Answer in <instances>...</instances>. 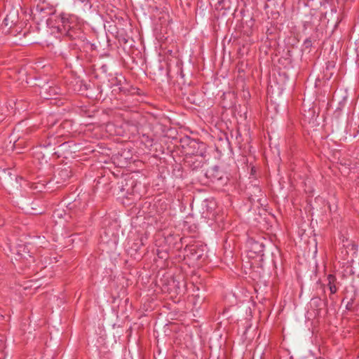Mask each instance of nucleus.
<instances>
[{
    "instance_id": "obj_24",
    "label": "nucleus",
    "mask_w": 359,
    "mask_h": 359,
    "mask_svg": "<svg viewBox=\"0 0 359 359\" xmlns=\"http://www.w3.org/2000/svg\"><path fill=\"white\" fill-rule=\"evenodd\" d=\"M330 67H334V65L333 64V62H328L327 63V67H326V69H325V75L326 76L327 74V72L329 71L330 69Z\"/></svg>"
},
{
    "instance_id": "obj_37",
    "label": "nucleus",
    "mask_w": 359,
    "mask_h": 359,
    "mask_svg": "<svg viewBox=\"0 0 359 359\" xmlns=\"http://www.w3.org/2000/svg\"><path fill=\"white\" fill-rule=\"evenodd\" d=\"M181 76L183 77L184 76V74H183V72L181 71V73H180Z\"/></svg>"
},
{
    "instance_id": "obj_31",
    "label": "nucleus",
    "mask_w": 359,
    "mask_h": 359,
    "mask_svg": "<svg viewBox=\"0 0 359 359\" xmlns=\"http://www.w3.org/2000/svg\"><path fill=\"white\" fill-rule=\"evenodd\" d=\"M249 22H250L249 26L252 27V26L253 25V20H252V18H251V19H250V20L249 21Z\"/></svg>"
},
{
    "instance_id": "obj_11",
    "label": "nucleus",
    "mask_w": 359,
    "mask_h": 359,
    "mask_svg": "<svg viewBox=\"0 0 359 359\" xmlns=\"http://www.w3.org/2000/svg\"><path fill=\"white\" fill-rule=\"evenodd\" d=\"M16 254L20 257V258L28 259H31L34 262V258L29 255V249L26 244H18L15 248Z\"/></svg>"
},
{
    "instance_id": "obj_19",
    "label": "nucleus",
    "mask_w": 359,
    "mask_h": 359,
    "mask_svg": "<svg viewBox=\"0 0 359 359\" xmlns=\"http://www.w3.org/2000/svg\"><path fill=\"white\" fill-rule=\"evenodd\" d=\"M344 273H345V276H355V274H357L358 276L359 275V269H356V270H355L354 267L352 266V265H348L346 266L345 269H344Z\"/></svg>"
},
{
    "instance_id": "obj_33",
    "label": "nucleus",
    "mask_w": 359,
    "mask_h": 359,
    "mask_svg": "<svg viewBox=\"0 0 359 359\" xmlns=\"http://www.w3.org/2000/svg\"><path fill=\"white\" fill-rule=\"evenodd\" d=\"M267 243H268L271 246L273 247L274 248H276V249L277 250L276 246H273V245H271L269 242H267Z\"/></svg>"
},
{
    "instance_id": "obj_8",
    "label": "nucleus",
    "mask_w": 359,
    "mask_h": 359,
    "mask_svg": "<svg viewBox=\"0 0 359 359\" xmlns=\"http://www.w3.org/2000/svg\"><path fill=\"white\" fill-rule=\"evenodd\" d=\"M184 100H186L191 104L199 106L201 103L200 97L196 95V93L195 89L191 87V88L188 89V93H184V97H182Z\"/></svg>"
},
{
    "instance_id": "obj_15",
    "label": "nucleus",
    "mask_w": 359,
    "mask_h": 359,
    "mask_svg": "<svg viewBox=\"0 0 359 359\" xmlns=\"http://www.w3.org/2000/svg\"><path fill=\"white\" fill-rule=\"evenodd\" d=\"M328 15L329 18L327 19V23L330 22L331 25H334V27L336 28L339 24V17L337 15V9L332 8L330 13L325 12L324 14V18H326Z\"/></svg>"
},
{
    "instance_id": "obj_9",
    "label": "nucleus",
    "mask_w": 359,
    "mask_h": 359,
    "mask_svg": "<svg viewBox=\"0 0 359 359\" xmlns=\"http://www.w3.org/2000/svg\"><path fill=\"white\" fill-rule=\"evenodd\" d=\"M68 48L70 49V50L67 51V49L65 48L60 53L64 58H67L69 56L79 58L80 56L78 55V50H80V48L76 43L72 42L69 43Z\"/></svg>"
},
{
    "instance_id": "obj_30",
    "label": "nucleus",
    "mask_w": 359,
    "mask_h": 359,
    "mask_svg": "<svg viewBox=\"0 0 359 359\" xmlns=\"http://www.w3.org/2000/svg\"><path fill=\"white\" fill-rule=\"evenodd\" d=\"M357 247H358V246H357V245H355V244H352V245H351V250H357Z\"/></svg>"
},
{
    "instance_id": "obj_16",
    "label": "nucleus",
    "mask_w": 359,
    "mask_h": 359,
    "mask_svg": "<svg viewBox=\"0 0 359 359\" xmlns=\"http://www.w3.org/2000/svg\"><path fill=\"white\" fill-rule=\"evenodd\" d=\"M327 287L330 291V293L331 294H334L338 290V287H337V278L333 274H329L327 276Z\"/></svg>"
},
{
    "instance_id": "obj_20",
    "label": "nucleus",
    "mask_w": 359,
    "mask_h": 359,
    "mask_svg": "<svg viewBox=\"0 0 359 359\" xmlns=\"http://www.w3.org/2000/svg\"><path fill=\"white\" fill-rule=\"evenodd\" d=\"M315 42L316 41V40H312V39L311 37H309L307 39H306L304 41V44H303V50L304 51H306L307 50L308 53H310L311 51V48L313 46V42Z\"/></svg>"
},
{
    "instance_id": "obj_6",
    "label": "nucleus",
    "mask_w": 359,
    "mask_h": 359,
    "mask_svg": "<svg viewBox=\"0 0 359 359\" xmlns=\"http://www.w3.org/2000/svg\"><path fill=\"white\" fill-rule=\"evenodd\" d=\"M26 211L31 215H37L43 213V209L38 201H27L24 204Z\"/></svg>"
},
{
    "instance_id": "obj_10",
    "label": "nucleus",
    "mask_w": 359,
    "mask_h": 359,
    "mask_svg": "<svg viewBox=\"0 0 359 359\" xmlns=\"http://www.w3.org/2000/svg\"><path fill=\"white\" fill-rule=\"evenodd\" d=\"M8 173L9 176L4 180L6 185L11 189H18V180L21 181L22 178L16 175H11L9 171Z\"/></svg>"
},
{
    "instance_id": "obj_18",
    "label": "nucleus",
    "mask_w": 359,
    "mask_h": 359,
    "mask_svg": "<svg viewBox=\"0 0 359 359\" xmlns=\"http://www.w3.org/2000/svg\"><path fill=\"white\" fill-rule=\"evenodd\" d=\"M69 145L68 142H64L58 146V150L54 152V154H57L58 157L64 155L65 151L68 150Z\"/></svg>"
},
{
    "instance_id": "obj_2",
    "label": "nucleus",
    "mask_w": 359,
    "mask_h": 359,
    "mask_svg": "<svg viewBox=\"0 0 359 359\" xmlns=\"http://www.w3.org/2000/svg\"><path fill=\"white\" fill-rule=\"evenodd\" d=\"M204 175L219 187H223L226 185L230 180L229 174L221 170L217 165L212 166L206 170L204 172Z\"/></svg>"
},
{
    "instance_id": "obj_1",
    "label": "nucleus",
    "mask_w": 359,
    "mask_h": 359,
    "mask_svg": "<svg viewBox=\"0 0 359 359\" xmlns=\"http://www.w3.org/2000/svg\"><path fill=\"white\" fill-rule=\"evenodd\" d=\"M207 249V245L203 243H195L187 245L184 249V259H188L193 263L196 262L198 264H201L208 258Z\"/></svg>"
},
{
    "instance_id": "obj_4",
    "label": "nucleus",
    "mask_w": 359,
    "mask_h": 359,
    "mask_svg": "<svg viewBox=\"0 0 359 359\" xmlns=\"http://www.w3.org/2000/svg\"><path fill=\"white\" fill-rule=\"evenodd\" d=\"M120 194L123 198H128L129 195L134 193L136 182L133 178H125L118 182Z\"/></svg>"
},
{
    "instance_id": "obj_23",
    "label": "nucleus",
    "mask_w": 359,
    "mask_h": 359,
    "mask_svg": "<svg viewBox=\"0 0 359 359\" xmlns=\"http://www.w3.org/2000/svg\"><path fill=\"white\" fill-rule=\"evenodd\" d=\"M218 4H219V6H221L220 8L217 7V9H225V10H227V9H229L230 7L229 6H226V1L225 0H218Z\"/></svg>"
},
{
    "instance_id": "obj_21",
    "label": "nucleus",
    "mask_w": 359,
    "mask_h": 359,
    "mask_svg": "<svg viewBox=\"0 0 359 359\" xmlns=\"http://www.w3.org/2000/svg\"><path fill=\"white\" fill-rule=\"evenodd\" d=\"M355 298L351 297L346 304V309L349 311H355L358 308L354 305Z\"/></svg>"
},
{
    "instance_id": "obj_27",
    "label": "nucleus",
    "mask_w": 359,
    "mask_h": 359,
    "mask_svg": "<svg viewBox=\"0 0 359 359\" xmlns=\"http://www.w3.org/2000/svg\"><path fill=\"white\" fill-rule=\"evenodd\" d=\"M4 347H0V359H4L5 355L3 351Z\"/></svg>"
},
{
    "instance_id": "obj_12",
    "label": "nucleus",
    "mask_w": 359,
    "mask_h": 359,
    "mask_svg": "<svg viewBox=\"0 0 359 359\" xmlns=\"http://www.w3.org/2000/svg\"><path fill=\"white\" fill-rule=\"evenodd\" d=\"M34 15H38V18L40 20H43L47 18L48 15L51 14L50 9L48 8H45L42 6L37 5L34 9V12L33 13Z\"/></svg>"
},
{
    "instance_id": "obj_32",
    "label": "nucleus",
    "mask_w": 359,
    "mask_h": 359,
    "mask_svg": "<svg viewBox=\"0 0 359 359\" xmlns=\"http://www.w3.org/2000/svg\"><path fill=\"white\" fill-rule=\"evenodd\" d=\"M346 299H347V297H345L342 299V301H341V304H344V303L345 302V300H346Z\"/></svg>"
},
{
    "instance_id": "obj_14",
    "label": "nucleus",
    "mask_w": 359,
    "mask_h": 359,
    "mask_svg": "<svg viewBox=\"0 0 359 359\" xmlns=\"http://www.w3.org/2000/svg\"><path fill=\"white\" fill-rule=\"evenodd\" d=\"M18 20V15L15 11L10 12L5 17L3 23L6 27H11L13 25H15Z\"/></svg>"
},
{
    "instance_id": "obj_17",
    "label": "nucleus",
    "mask_w": 359,
    "mask_h": 359,
    "mask_svg": "<svg viewBox=\"0 0 359 359\" xmlns=\"http://www.w3.org/2000/svg\"><path fill=\"white\" fill-rule=\"evenodd\" d=\"M60 18L62 22V26L63 27V29L67 32V35L72 37L71 34L69 33V30L71 29L70 22H69V18L67 14H65L64 13H62L60 15Z\"/></svg>"
},
{
    "instance_id": "obj_7",
    "label": "nucleus",
    "mask_w": 359,
    "mask_h": 359,
    "mask_svg": "<svg viewBox=\"0 0 359 359\" xmlns=\"http://www.w3.org/2000/svg\"><path fill=\"white\" fill-rule=\"evenodd\" d=\"M72 176V171L69 167H65L57 170V175H55V178L57 179V184L63 183L67 181Z\"/></svg>"
},
{
    "instance_id": "obj_26",
    "label": "nucleus",
    "mask_w": 359,
    "mask_h": 359,
    "mask_svg": "<svg viewBox=\"0 0 359 359\" xmlns=\"http://www.w3.org/2000/svg\"><path fill=\"white\" fill-rule=\"evenodd\" d=\"M51 144H52V140L49 139L48 140H46L45 142V143L43 144V146L44 147H48V146H50Z\"/></svg>"
},
{
    "instance_id": "obj_28",
    "label": "nucleus",
    "mask_w": 359,
    "mask_h": 359,
    "mask_svg": "<svg viewBox=\"0 0 359 359\" xmlns=\"http://www.w3.org/2000/svg\"><path fill=\"white\" fill-rule=\"evenodd\" d=\"M329 298L332 301V304H335L334 297L333 296V294H331L330 293Z\"/></svg>"
},
{
    "instance_id": "obj_22",
    "label": "nucleus",
    "mask_w": 359,
    "mask_h": 359,
    "mask_svg": "<svg viewBox=\"0 0 359 359\" xmlns=\"http://www.w3.org/2000/svg\"><path fill=\"white\" fill-rule=\"evenodd\" d=\"M322 303V299L318 297H316L311 299V304H313L315 307H318Z\"/></svg>"
},
{
    "instance_id": "obj_5",
    "label": "nucleus",
    "mask_w": 359,
    "mask_h": 359,
    "mask_svg": "<svg viewBox=\"0 0 359 359\" xmlns=\"http://www.w3.org/2000/svg\"><path fill=\"white\" fill-rule=\"evenodd\" d=\"M205 148L206 145L205 143L193 140H191L188 144L189 151L187 154L196 156H203L205 153Z\"/></svg>"
},
{
    "instance_id": "obj_36",
    "label": "nucleus",
    "mask_w": 359,
    "mask_h": 359,
    "mask_svg": "<svg viewBox=\"0 0 359 359\" xmlns=\"http://www.w3.org/2000/svg\"><path fill=\"white\" fill-rule=\"evenodd\" d=\"M179 239H180V245H182V238H179Z\"/></svg>"
},
{
    "instance_id": "obj_25",
    "label": "nucleus",
    "mask_w": 359,
    "mask_h": 359,
    "mask_svg": "<svg viewBox=\"0 0 359 359\" xmlns=\"http://www.w3.org/2000/svg\"><path fill=\"white\" fill-rule=\"evenodd\" d=\"M191 88L189 86L181 87L182 95L184 97V93H188V89Z\"/></svg>"
},
{
    "instance_id": "obj_3",
    "label": "nucleus",
    "mask_w": 359,
    "mask_h": 359,
    "mask_svg": "<svg viewBox=\"0 0 359 359\" xmlns=\"http://www.w3.org/2000/svg\"><path fill=\"white\" fill-rule=\"evenodd\" d=\"M265 242L267 241L263 237H249L246 241L249 257H254L255 255H257L262 257L264 255Z\"/></svg>"
},
{
    "instance_id": "obj_13",
    "label": "nucleus",
    "mask_w": 359,
    "mask_h": 359,
    "mask_svg": "<svg viewBox=\"0 0 359 359\" xmlns=\"http://www.w3.org/2000/svg\"><path fill=\"white\" fill-rule=\"evenodd\" d=\"M118 90L120 93H123L126 95H141V90L137 87H134L133 86H119L118 87Z\"/></svg>"
},
{
    "instance_id": "obj_29",
    "label": "nucleus",
    "mask_w": 359,
    "mask_h": 359,
    "mask_svg": "<svg viewBox=\"0 0 359 359\" xmlns=\"http://www.w3.org/2000/svg\"><path fill=\"white\" fill-rule=\"evenodd\" d=\"M323 304L325 307H327V305H328V301H327V298H325L323 299Z\"/></svg>"
},
{
    "instance_id": "obj_34",
    "label": "nucleus",
    "mask_w": 359,
    "mask_h": 359,
    "mask_svg": "<svg viewBox=\"0 0 359 359\" xmlns=\"http://www.w3.org/2000/svg\"><path fill=\"white\" fill-rule=\"evenodd\" d=\"M1 341H2V340H1V339H0V347H4V346H2V344H1Z\"/></svg>"
},
{
    "instance_id": "obj_38",
    "label": "nucleus",
    "mask_w": 359,
    "mask_h": 359,
    "mask_svg": "<svg viewBox=\"0 0 359 359\" xmlns=\"http://www.w3.org/2000/svg\"><path fill=\"white\" fill-rule=\"evenodd\" d=\"M116 90H117V89L114 88L112 91L114 92V91H116Z\"/></svg>"
},
{
    "instance_id": "obj_35",
    "label": "nucleus",
    "mask_w": 359,
    "mask_h": 359,
    "mask_svg": "<svg viewBox=\"0 0 359 359\" xmlns=\"http://www.w3.org/2000/svg\"><path fill=\"white\" fill-rule=\"evenodd\" d=\"M102 69H106V65H103V66L102 67ZM104 71H106V69H104Z\"/></svg>"
}]
</instances>
